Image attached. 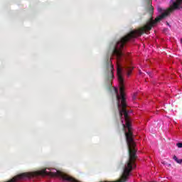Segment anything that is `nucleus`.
Here are the masks:
<instances>
[{
	"label": "nucleus",
	"instance_id": "8",
	"mask_svg": "<svg viewBox=\"0 0 182 182\" xmlns=\"http://www.w3.org/2000/svg\"><path fill=\"white\" fill-rule=\"evenodd\" d=\"M166 166H167V167H171V164H167Z\"/></svg>",
	"mask_w": 182,
	"mask_h": 182
},
{
	"label": "nucleus",
	"instance_id": "6",
	"mask_svg": "<svg viewBox=\"0 0 182 182\" xmlns=\"http://www.w3.org/2000/svg\"><path fill=\"white\" fill-rule=\"evenodd\" d=\"M176 146L178 149H182V143L178 142L176 144Z\"/></svg>",
	"mask_w": 182,
	"mask_h": 182
},
{
	"label": "nucleus",
	"instance_id": "1",
	"mask_svg": "<svg viewBox=\"0 0 182 182\" xmlns=\"http://www.w3.org/2000/svg\"><path fill=\"white\" fill-rule=\"evenodd\" d=\"M171 2H172V4L170 5L169 8L162 14V15L157 16L155 20L151 21L148 24H146L136 30L132 31L129 33H150L151 28H153L156 23L162 21V19H164L166 16H168L170 14H173L174 11H180V9H182V0H176L175 1L171 0Z\"/></svg>",
	"mask_w": 182,
	"mask_h": 182
},
{
	"label": "nucleus",
	"instance_id": "3",
	"mask_svg": "<svg viewBox=\"0 0 182 182\" xmlns=\"http://www.w3.org/2000/svg\"><path fill=\"white\" fill-rule=\"evenodd\" d=\"M144 1L147 6H149V8L148 9V12H149L150 15H153V14H154V8L153 7V5H151V0Z\"/></svg>",
	"mask_w": 182,
	"mask_h": 182
},
{
	"label": "nucleus",
	"instance_id": "4",
	"mask_svg": "<svg viewBox=\"0 0 182 182\" xmlns=\"http://www.w3.org/2000/svg\"><path fill=\"white\" fill-rule=\"evenodd\" d=\"M125 70L127 73V76H130V75H132V71L133 70V66H132L130 64L127 65L125 67Z\"/></svg>",
	"mask_w": 182,
	"mask_h": 182
},
{
	"label": "nucleus",
	"instance_id": "5",
	"mask_svg": "<svg viewBox=\"0 0 182 182\" xmlns=\"http://www.w3.org/2000/svg\"><path fill=\"white\" fill-rule=\"evenodd\" d=\"M173 159H174V161L178 163V164H182V159H178V158H177V156L174 155L173 156Z\"/></svg>",
	"mask_w": 182,
	"mask_h": 182
},
{
	"label": "nucleus",
	"instance_id": "9",
	"mask_svg": "<svg viewBox=\"0 0 182 182\" xmlns=\"http://www.w3.org/2000/svg\"><path fill=\"white\" fill-rule=\"evenodd\" d=\"M166 23H167V25H168V26H170V24H169L168 22H167Z\"/></svg>",
	"mask_w": 182,
	"mask_h": 182
},
{
	"label": "nucleus",
	"instance_id": "2",
	"mask_svg": "<svg viewBox=\"0 0 182 182\" xmlns=\"http://www.w3.org/2000/svg\"><path fill=\"white\" fill-rule=\"evenodd\" d=\"M114 67L112 64V58H108L107 60V70H105V81L107 83H108V86L109 87H112V81L113 79H114Z\"/></svg>",
	"mask_w": 182,
	"mask_h": 182
},
{
	"label": "nucleus",
	"instance_id": "7",
	"mask_svg": "<svg viewBox=\"0 0 182 182\" xmlns=\"http://www.w3.org/2000/svg\"><path fill=\"white\" fill-rule=\"evenodd\" d=\"M157 10H158V12H159L160 14L163 12V9H161V7H158Z\"/></svg>",
	"mask_w": 182,
	"mask_h": 182
}]
</instances>
